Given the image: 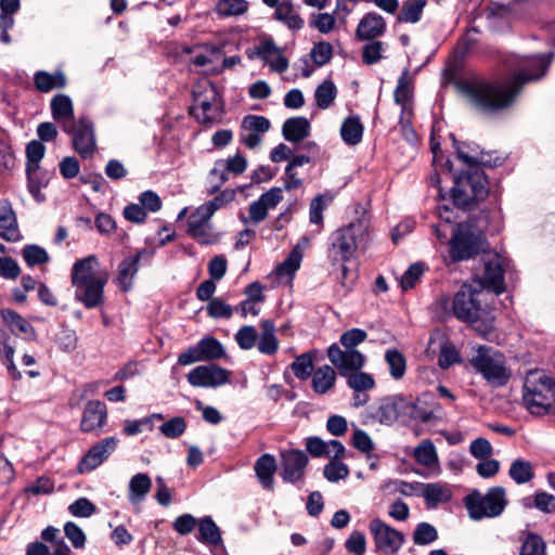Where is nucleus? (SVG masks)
I'll return each mask as SVG.
<instances>
[{
	"label": "nucleus",
	"mask_w": 555,
	"mask_h": 555,
	"mask_svg": "<svg viewBox=\"0 0 555 555\" xmlns=\"http://www.w3.org/2000/svg\"><path fill=\"white\" fill-rule=\"evenodd\" d=\"M246 55L249 60L260 59L270 66L271 70L279 74L288 68V60L283 55L282 49L270 37L260 39L258 44L247 49Z\"/></svg>",
	"instance_id": "obj_13"
},
{
	"label": "nucleus",
	"mask_w": 555,
	"mask_h": 555,
	"mask_svg": "<svg viewBox=\"0 0 555 555\" xmlns=\"http://www.w3.org/2000/svg\"><path fill=\"white\" fill-rule=\"evenodd\" d=\"M257 331L251 325L242 326L235 334V340L241 349L250 350L257 343Z\"/></svg>",
	"instance_id": "obj_58"
},
{
	"label": "nucleus",
	"mask_w": 555,
	"mask_h": 555,
	"mask_svg": "<svg viewBox=\"0 0 555 555\" xmlns=\"http://www.w3.org/2000/svg\"><path fill=\"white\" fill-rule=\"evenodd\" d=\"M230 372L216 364L198 365L188 374V382L194 387H218L229 382Z\"/></svg>",
	"instance_id": "obj_16"
},
{
	"label": "nucleus",
	"mask_w": 555,
	"mask_h": 555,
	"mask_svg": "<svg viewBox=\"0 0 555 555\" xmlns=\"http://www.w3.org/2000/svg\"><path fill=\"white\" fill-rule=\"evenodd\" d=\"M152 488V480L145 473L133 475L128 486V500L131 504H141Z\"/></svg>",
	"instance_id": "obj_31"
},
{
	"label": "nucleus",
	"mask_w": 555,
	"mask_h": 555,
	"mask_svg": "<svg viewBox=\"0 0 555 555\" xmlns=\"http://www.w3.org/2000/svg\"><path fill=\"white\" fill-rule=\"evenodd\" d=\"M481 292L464 284L453 296L452 312L456 319L468 322L482 336L493 327L494 317L487 306L481 305Z\"/></svg>",
	"instance_id": "obj_3"
},
{
	"label": "nucleus",
	"mask_w": 555,
	"mask_h": 555,
	"mask_svg": "<svg viewBox=\"0 0 555 555\" xmlns=\"http://www.w3.org/2000/svg\"><path fill=\"white\" fill-rule=\"evenodd\" d=\"M413 454H414L416 462L423 466L433 467L436 464H438V454H437L435 444L429 439L423 440L414 449Z\"/></svg>",
	"instance_id": "obj_45"
},
{
	"label": "nucleus",
	"mask_w": 555,
	"mask_h": 555,
	"mask_svg": "<svg viewBox=\"0 0 555 555\" xmlns=\"http://www.w3.org/2000/svg\"><path fill=\"white\" fill-rule=\"evenodd\" d=\"M366 337L367 334L365 331L361 328H351L341 334L339 343L347 350H357L356 347L362 344L366 339Z\"/></svg>",
	"instance_id": "obj_60"
},
{
	"label": "nucleus",
	"mask_w": 555,
	"mask_h": 555,
	"mask_svg": "<svg viewBox=\"0 0 555 555\" xmlns=\"http://www.w3.org/2000/svg\"><path fill=\"white\" fill-rule=\"evenodd\" d=\"M453 144L456 150V155L460 160L469 167L470 170L478 168V165L492 166L490 159L485 158V153L479 150V146L475 143H459L452 135ZM501 163V159H496L493 165L496 166Z\"/></svg>",
	"instance_id": "obj_27"
},
{
	"label": "nucleus",
	"mask_w": 555,
	"mask_h": 555,
	"mask_svg": "<svg viewBox=\"0 0 555 555\" xmlns=\"http://www.w3.org/2000/svg\"><path fill=\"white\" fill-rule=\"evenodd\" d=\"M51 112L54 120L62 125V129H64L65 122L76 121L74 120L73 102L70 98L66 94H56L51 100Z\"/></svg>",
	"instance_id": "obj_32"
},
{
	"label": "nucleus",
	"mask_w": 555,
	"mask_h": 555,
	"mask_svg": "<svg viewBox=\"0 0 555 555\" xmlns=\"http://www.w3.org/2000/svg\"><path fill=\"white\" fill-rule=\"evenodd\" d=\"M311 59L318 66H323L328 63L333 55V47L330 42L321 41L311 50Z\"/></svg>",
	"instance_id": "obj_62"
},
{
	"label": "nucleus",
	"mask_w": 555,
	"mask_h": 555,
	"mask_svg": "<svg viewBox=\"0 0 555 555\" xmlns=\"http://www.w3.org/2000/svg\"><path fill=\"white\" fill-rule=\"evenodd\" d=\"M107 421V408L103 401L90 400L82 410L80 429L83 433H100Z\"/></svg>",
	"instance_id": "obj_23"
},
{
	"label": "nucleus",
	"mask_w": 555,
	"mask_h": 555,
	"mask_svg": "<svg viewBox=\"0 0 555 555\" xmlns=\"http://www.w3.org/2000/svg\"><path fill=\"white\" fill-rule=\"evenodd\" d=\"M427 0H406L403 2L401 11L398 15L400 23H417L423 15Z\"/></svg>",
	"instance_id": "obj_41"
},
{
	"label": "nucleus",
	"mask_w": 555,
	"mask_h": 555,
	"mask_svg": "<svg viewBox=\"0 0 555 555\" xmlns=\"http://www.w3.org/2000/svg\"><path fill=\"white\" fill-rule=\"evenodd\" d=\"M276 472L275 457L269 453H264L259 456L255 463L256 476L262 486L267 490H272L274 487V474Z\"/></svg>",
	"instance_id": "obj_29"
},
{
	"label": "nucleus",
	"mask_w": 555,
	"mask_h": 555,
	"mask_svg": "<svg viewBox=\"0 0 555 555\" xmlns=\"http://www.w3.org/2000/svg\"><path fill=\"white\" fill-rule=\"evenodd\" d=\"M186 429V422L181 416H176L159 426V431L167 438H179Z\"/></svg>",
	"instance_id": "obj_53"
},
{
	"label": "nucleus",
	"mask_w": 555,
	"mask_h": 555,
	"mask_svg": "<svg viewBox=\"0 0 555 555\" xmlns=\"http://www.w3.org/2000/svg\"><path fill=\"white\" fill-rule=\"evenodd\" d=\"M337 94L335 85L330 81H323L315 90L314 98L319 108L326 109L334 102Z\"/></svg>",
	"instance_id": "obj_49"
},
{
	"label": "nucleus",
	"mask_w": 555,
	"mask_h": 555,
	"mask_svg": "<svg viewBox=\"0 0 555 555\" xmlns=\"http://www.w3.org/2000/svg\"><path fill=\"white\" fill-rule=\"evenodd\" d=\"M508 476L517 483L524 485L534 477L533 466L529 461L516 459L508 469Z\"/></svg>",
	"instance_id": "obj_42"
},
{
	"label": "nucleus",
	"mask_w": 555,
	"mask_h": 555,
	"mask_svg": "<svg viewBox=\"0 0 555 555\" xmlns=\"http://www.w3.org/2000/svg\"><path fill=\"white\" fill-rule=\"evenodd\" d=\"M206 311L212 319H230L233 315V308L227 305L220 297L212 298L208 302Z\"/></svg>",
	"instance_id": "obj_59"
},
{
	"label": "nucleus",
	"mask_w": 555,
	"mask_h": 555,
	"mask_svg": "<svg viewBox=\"0 0 555 555\" xmlns=\"http://www.w3.org/2000/svg\"><path fill=\"white\" fill-rule=\"evenodd\" d=\"M345 377L347 378V385L354 392H365L366 390L373 389L375 386L373 376L369 373L362 372L361 370L354 371Z\"/></svg>",
	"instance_id": "obj_48"
},
{
	"label": "nucleus",
	"mask_w": 555,
	"mask_h": 555,
	"mask_svg": "<svg viewBox=\"0 0 555 555\" xmlns=\"http://www.w3.org/2000/svg\"><path fill=\"white\" fill-rule=\"evenodd\" d=\"M22 255L29 267L47 263L50 259L47 250L38 245H26Z\"/></svg>",
	"instance_id": "obj_51"
},
{
	"label": "nucleus",
	"mask_w": 555,
	"mask_h": 555,
	"mask_svg": "<svg viewBox=\"0 0 555 555\" xmlns=\"http://www.w3.org/2000/svg\"><path fill=\"white\" fill-rule=\"evenodd\" d=\"M0 237L8 242L21 240L16 215L9 199H0Z\"/></svg>",
	"instance_id": "obj_25"
},
{
	"label": "nucleus",
	"mask_w": 555,
	"mask_h": 555,
	"mask_svg": "<svg viewBox=\"0 0 555 555\" xmlns=\"http://www.w3.org/2000/svg\"><path fill=\"white\" fill-rule=\"evenodd\" d=\"M55 343L64 352H72L77 347V335L74 330L63 327L55 336Z\"/></svg>",
	"instance_id": "obj_61"
},
{
	"label": "nucleus",
	"mask_w": 555,
	"mask_h": 555,
	"mask_svg": "<svg viewBox=\"0 0 555 555\" xmlns=\"http://www.w3.org/2000/svg\"><path fill=\"white\" fill-rule=\"evenodd\" d=\"M269 129L270 121L267 117L247 115L242 121L241 142L248 149H255L261 143L262 135L269 131Z\"/></svg>",
	"instance_id": "obj_21"
},
{
	"label": "nucleus",
	"mask_w": 555,
	"mask_h": 555,
	"mask_svg": "<svg viewBox=\"0 0 555 555\" xmlns=\"http://www.w3.org/2000/svg\"><path fill=\"white\" fill-rule=\"evenodd\" d=\"M212 215L203 206H198L189 217L188 233L201 244L209 243L210 219Z\"/></svg>",
	"instance_id": "obj_24"
},
{
	"label": "nucleus",
	"mask_w": 555,
	"mask_h": 555,
	"mask_svg": "<svg viewBox=\"0 0 555 555\" xmlns=\"http://www.w3.org/2000/svg\"><path fill=\"white\" fill-rule=\"evenodd\" d=\"M483 274L478 279L480 288L493 291L495 294H501L505 289L504 285V268L503 259L500 255L494 254L488 256L483 260Z\"/></svg>",
	"instance_id": "obj_18"
},
{
	"label": "nucleus",
	"mask_w": 555,
	"mask_h": 555,
	"mask_svg": "<svg viewBox=\"0 0 555 555\" xmlns=\"http://www.w3.org/2000/svg\"><path fill=\"white\" fill-rule=\"evenodd\" d=\"M42 542H31L25 555H72L70 547L61 537L59 528L48 526L41 531Z\"/></svg>",
	"instance_id": "obj_12"
},
{
	"label": "nucleus",
	"mask_w": 555,
	"mask_h": 555,
	"mask_svg": "<svg viewBox=\"0 0 555 555\" xmlns=\"http://www.w3.org/2000/svg\"><path fill=\"white\" fill-rule=\"evenodd\" d=\"M198 349L204 361L221 359L225 356V349L222 344L212 336H206L197 343Z\"/></svg>",
	"instance_id": "obj_43"
},
{
	"label": "nucleus",
	"mask_w": 555,
	"mask_h": 555,
	"mask_svg": "<svg viewBox=\"0 0 555 555\" xmlns=\"http://www.w3.org/2000/svg\"><path fill=\"white\" fill-rule=\"evenodd\" d=\"M274 16L278 21L285 24L289 29L298 30L304 27V20L294 10L289 0H283L275 9Z\"/></svg>",
	"instance_id": "obj_35"
},
{
	"label": "nucleus",
	"mask_w": 555,
	"mask_h": 555,
	"mask_svg": "<svg viewBox=\"0 0 555 555\" xmlns=\"http://www.w3.org/2000/svg\"><path fill=\"white\" fill-rule=\"evenodd\" d=\"M311 158L307 155L294 156L285 168L286 180L284 188L287 191L295 190L301 186L302 181L297 177L296 168L309 164Z\"/></svg>",
	"instance_id": "obj_40"
},
{
	"label": "nucleus",
	"mask_w": 555,
	"mask_h": 555,
	"mask_svg": "<svg viewBox=\"0 0 555 555\" xmlns=\"http://www.w3.org/2000/svg\"><path fill=\"white\" fill-rule=\"evenodd\" d=\"M544 540L534 533H529L520 547V555H545Z\"/></svg>",
	"instance_id": "obj_52"
},
{
	"label": "nucleus",
	"mask_w": 555,
	"mask_h": 555,
	"mask_svg": "<svg viewBox=\"0 0 555 555\" xmlns=\"http://www.w3.org/2000/svg\"><path fill=\"white\" fill-rule=\"evenodd\" d=\"M469 363L492 387L505 386L512 376L504 354L490 346H479Z\"/></svg>",
	"instance_id": "obj_6"
},
{
	"label": "nucleus",
	"mask_w": 555,
	"mask_h": 555,
	"mask_svg": "<svg viewBox=\"0 0 555 555\" xmlns=\"http://www.w3.org/2000/svg\"><path fill=\"white\" fill-rule=\"evenodd\" d=\"M118 439L107 437L93 446L78 464V472L83 474L99 467L117 448Z\"/></svg>",
	"instance_id": "obj_19"
},
{
	"label": "nucleus",
	"mask_w": 555,
	"mask_h": 555,
	"mask_svg": "<svg viewBox=\"0 0 555 555\" xmlns=\"http://www.w3.org/2000/svg\"><path fill=\"white\" fill-rule=\"evenodd\" d=\"M522 505L527 508L535 507L543 513L552 514L555 513V495L544 491H538L533 495L532 501L531 498H525Z\"/></svg>",
	"instance_id": "obj_46"
},
{
	"label": "nucleus",
	"mask_w": 555,
	"mask_h": 555,
	"mask_svg": "<svg viewBox=\"0 0 555 555\" xmlns=\"http://www.w3.org/2000/svg\"><path fill=\"white\" fill-rule=\"evenodd\" d=\"M95 256L90 255L76 261L72 269V285L75 288V299L87 309L101 306L104 301V286L108 275L99 271Z\"/></svg>",
	"instance_id": "obj_2"
},
{
	"label": "nucleus",
	"mask_w": 555,
	"mask_h": 555,
	"mask_svg": "<svg viewBox=\"0 0 555 555\" xmlns=\"http://www.w3.org/2000/svg\"><path fill=\"white\" fill-rule=\"evenodd\" d=\"M249 4L246 0H218L215 12L221 17L240 16L247 12Z\"/></svg>",
	"instance_id": "obj_44"
},
{
	"label": "nucleus",
	"mask_w": 555,
	"mask_h": 555,
	"mask_svg": "<svg viewBox=\"0 0 555 555\" xmlns=\"http://www.w3.org/2000/svg\"><path fill=\"white\" fill-rule=\"evenodd\" d=\"M64 534L76 550H81L86 546L87 535L83 530L74 521H67L64 525Z\"/></svg>",
	"instance_id": "obj_54"
},
{
	"label": "nucleus",
	"mask_w": 555,
	"mask_h": 555,
	"mask_svg": "<svg viewBox=\"0 0 555 555\" xmlns=\"http://www.w3.org/2000/svg\"><path fill=\"white\" fill-rule=\"evenodd\" d=\"M386 31L385 18L376 12L366 13L359 22L356 36L359 40H374Z\"/></svg>",
	"instance_id": "obj_26"
},
{
	"label": "nucleus",
	"mask_w": 555,
	"mask_h": 555,
	"mask_svg": "<svg viewBox=\"0 0 555 555\" xmlns=\"http://www.w3.org/2000/svg\"><path fill=\"white\" fill-rule=\"evenodd\" d=\"M411 88L409 79V69L405 68L398 79V85L395 90V102L399 105L406 106V102L411 98Z\"/></svg>",
	"instance_id": "obj_57"
},
{
	"label": "nucleus",
	"mask_w": 555,
	"mask_h": 555,
	"mask_svg": "<svg viewBox=\"0 0 555 555\" xmlns=\"http://www.w3.org/2000/svg\"><path fill=\"white\" fill-rule=\"evenodd\" d=\"M485 249L482 232L472 223H459L452 228L450 257L454 262L470 259Z\"/></svg>",
	"instance_id": "obj_9"
},
{
	"label": "nucleus",
	"mask_w": 555,
	"mask_h": 555,
	"mask_svg": "<svg viewBox=\"0 0 555 555\" xmlns=\"http://www.w3.org/2000/svg\"><path fill=\"white\" fill-rule=\"evenodd\" d=\"M282 134L288 142H300L310 134V122L306 117H291L284 121Z\"/></svg>",
	"instance_id": "obj_30"
},
{
	"label": "nucleus",
	"mask_w": 555,
	"mask_h": 555,
	"mask_svg": "<svg viewBox=\"0 0 555 555\" xmlns=\"http://www.w3.org/2000/svg\"><path fill=\"white\" fill-rule=\"evenodd\" d=\"M348 475V466L345 463L338 461H331L324 467V477L331 482H336L341 479H345Z\"/></svg>",
	"instance_id": "obj_64"
},
{
	"label": "nucleus",
	"mask_w": 555,
	"mask_h": 555,
	"mask_svg": "<svg viewBox=\"0 0 555 555\" xmlns=\"http://www.w3.org/2000/svg\"><path fill=\"white\" fill-rule=\"evenodd\" d=\"M363 125L359 116H348L344 119L340 127V135L343 141L348 145H357L363 137Z\"/></svg>",
	"instance_id": "obj_34"
},
{
	"label": "nucleus",
	"mask_w": 555,
	"mask_h": 555,
	"mask_svg": "<svg viewBox=\"0 0 555 555\" xmlns=\"http://www.w3.org/2000/svg\"><path fill=\"white\" fill-rule=\"evenodd\" d=\"M367 225L362 220L350 222L330 236L328 258L333 264L339 263L343 279L347 275L345 262L349 261L357 248L366 240Z\"/></svg>",
	"instance_id": "obj_5"
},
{
	"label": "nucleus",
	"mask_w": 555,
	"mask_h": 555,
	"mask_svg": "<svg viewBox=\"0 0 555 555\" xmlns=\"http://www.w3.org/2000/svg\"><path fill=\"white\" fill-rule=\"evenodd\" d=\"M437 539V529L428 522H420L413 532V542L416 545H428Z\"/></svg>",
	"instance_id": "obj_50"
},
{
	"label": "nucleus",
	"mask_w": 555,
	"mask_h": 555,
	"mask_svg": "<svg viewBox=\"0 0 555 555\" xmlns=\"http://www.w3.org/2000/svg\"><path fill=\"white\" fill-rule=\"evenodd\" d=\"M46 147L41 141L33 140L26 146V173L28 179V191L38 202L43 201L41 189L43 182L37 181L39 163L44 155Z\"/></svg>",
	"instance_id": "obj_14"
},
{
	"label": "nucleus",
	"mask_w": 555,
	"mask_h": 555,
	"mask_svg": "<svg viewBox=\"0 0 555 555\" xmlns=\"http://www.w3.org/2000/svg\"><path fill=\"white\" fill-rule=\"evenodd\" d=\"M192 95L194 100L192 111L197 121L205 126L217 122L222 113V105L216 86L211 82L201 85L193 90Z\"/></svg>",
	"instance_id": "obj_10"
},
{
	"label": "nucleus",
	"mask_w": 555,
	"mask_h": 555,
	"mask_svg": "<svg viewBox=\"0 0 555 555\" xmlns=\"http://www.w3.org/2000/svg\"><path fill=\"white\" fill-rule=\"evenodd\" d=\"M522 404L534 415L555 411V380L542 370L527 373L522 385Z\"/></svg>",
	"instance_id": "obj_4"
},
{
	"label": "nucleus",
	"mask_w": 555,
	"mask_h": 555,
	"mask_svg": "<svg viewBox=\"0 0 555 555\" xmlns=\"http://www.w3.org/2000/svg\"><path fill=\"white\" fill-rule=\"evenodd\" d=\"M327 358L343 377L348 376L354 371H360L365 363V358L360 351L351 349L343 350L336 344L328 347Z\"/></svg>",
	"instance_id": "obj_15"
},
{
	"label": "nucleus",
	"mask_w": 555,
	"mask_h": 555,
	"mask_svg": "<svg viewBox=\"0 0 555 555\" xmlns=\"http://www.w3.org/2000/svg\"><path fill=\"white\" fill-rule=\"evenodd\" d=\"M292 371L299 379H307L313 371V361L309 353L298 356L292 363Z\"/></svg>",
	"instance_id": "obj_55"
},
{
	"label": "nucleus",
	"mask_w": 555,
	"mask_h": 555,
	"mask_svg": "<svg viewBox=\"0 0 555 555\" xmlns=\"http://www.w3.org/2000/svg\"><path fill=\"white\" fill-rule=\"evenodd\" d=\"M464 501L473 520L498 517L507 505L506 491L501 486L490 488L485 494L473 491Z\"/></svg>",
	"instance_id": "obj_8"
},
{
	"label": "nucleus",
	"mask_w": 555,
	"mask_h": 555,
	"mask_svg": "<svg viewBox=\"0 0 555 555\" xmlns=\"http://www.w3.org/2000/svg\"><path fill=\"white\" fill-rule=\"evenodd\" d=\"M336 372L330 365L318 367L312 376V388L317 393H326L335 384Z\"/></svg>",
	"instance_id": "obj_37"
},
{
	"label": "nucleus",
	"mask_w": 555,
	"mask_h": 555,
	"mask_svg": "<svg viewBox=\"0 0 555 555\" xmlns=\"http://www.w3.org/2000/svg\"><path fill=\"white\" fill-rule=\"evenodd\" d=\"M261 334L257 341V348L260 353L272 356L279 349V341L275 336L274 323L270 320H262L260 322Z\"/></svg>",
	"instance_id": "obj_33"
},
{
	"label": "nucleus",
	"mask_w": 555,
	"mask_h": 555,
	"mask_svg": "<svg viewBox=\"0 0 555 555\" xmlns=\"http://www.w3.org/2000/svg\"><path fill=\"white\" fill-rule=\"evenodd\" d=\"M308 456L300 450H285L281 453V476L286 482H296L304 477Z\"/></svg>",
	"instance_id": "obj_22"
},
{
	"label": "nucleus",
	"mask_w": 555,
	"mask_h": 555,
	"mask_svg": "<svg viewBox=\"0 0 555 555\" xmlns=\"http://www.w3.org/2000/svg\"><path fill=\"white\" fill-rule=\"evenodd\" d=\"M64 132L72 135L75 151L82 157L89 158L95 151V138L91 121L81 117L75 122H65Z\"/></svg>",
	"instance_id": "obj_11"
},
{
	"label": "nucleus",
	"mask_w": 555,
	"mask_h": 555,
	"mask_svg": "<svg viewBox=\"0 0 555 555\" xmlns=\"http://www.w3.org/2000/svg\"><path fill=\"white\" fill-rule=\"evenodd\" d=\"M369 528L374 537L376 547L385 553H396L404 542L403 533L386 525L380 519H373Z\"/></svg>",
	"instance_id": "obj_17"
},
{
	"label": "nucleus",
	"mask_w": 555,
	"mask_h": 555,
	"mask_svg": "<svg viewBox=\"0 0 555 555\" xmlns=\"http://www.w3.org/2000/svg\"><path fill=\"white\" fill-rule=\"evenodd\" d=\"M235 196L236 191L234 189H225L211 201L204 203L203 206L214 216L218 209L232 203L235 199Z\"/></svg>",
	"instance_id": "obj_56"
},
{
	"label": "nucleus",
	"mask_w": 555,
	"mask_h": 555,
	"mask_svg": "<svg viewBox=\"0 0 555 555\" xmlns=\"http://www.w3.org/2000/svg\"><path fill=\"white\" fill-rule=\"evenodd\" d=\"M554 54H539L524 57L518 66V73L504 82H491L474 78L459 83V89L469 104L479 112L494 113L509 107L522 86L540 79L546 72Z\"/></svg>",
	"instance_id": "obj_1"
},
{
	"label": "nucleus",
	"mask_w": 555,
	"mask_h": 555,
	"mask_svg": "<svg viewBox=\"0 0 555 555\" xmlns=\"http://www.w3.org/2000/svg\"><path fill=\"white\" fill-rule=\"evenodd\" d=\"M198 535L197 540L204 544L208 545H219L222 541L221 532L211 517L206 516L202 518L198 522Z\"/></svg>",
	"instance_id": "obj_38"
},
{
	"label": "nucleus",
	"mask_w": 555,
	"mask_h": 555,
	"mask_svg": "<svg viewBox=\"0 0 555 555\" xmlns=\"http://www.w3.org/2000/svg\"><path fill=\"white\" fill-rule=\"evenodd\" d=\"M385 362L388 365L390 376L399 380L403 378L406 372V360L398 349H387L385 351Z\"/></svg>",
	"instance_id": "obj_39"
},
{
	"label": "nucleus",
	"mask_w": 555,
	"mask_h": 555,
	"mask_svg": "<svg viewBox=\"0 0 555 555\" xmlns=\"http://www.w3.org/2000/svg\"><path fill=\"white\" fill-rule=\"evenodd\" d=\"M406 409H412L410 400L401 396L387 397L382 400L376 416L385 425L396 421L406 422Z\"/></svg>",
	"instance_id": "obj_20"
},
{
	"label": "nucleus",
	"mask_w": 555,
	"mask_h": 555,
	"mask_svg": "<svg viewBox=\"0 0 555 555\" xmlns=\"http://www.w3.org/2000/svg\"><path fill=\"white\" fill-rule=\"evenodd\" d=\"M423 496L429 506H436L438 503L447 502L451 498L450 490L439 483L424 485Z\"/></svg>",
	"instance_id": "obj_47"
},
{
	"label": "nucleus",
	"mask_w": 555,
	"mask_h": 555,
	"mask_svg": "<svg viewBox=\"0 0 555 555\" xmlns=\"http://www.w3.org/2000/svg\"><path fill=\"white\" fill-rule=\"evenodd\" d=\"M453 203L461 208L483 201L489 194L488 181L480 168L464 170L454 178L451 190Z\"/></svg>",
	"instance_id": "obj_7"
},
{
	"label": "nucleus",
	"mask_w": 555,
	"mask_h": 555,
	"mask_svg": "<svg viewBox=\"0 0 555 555\" xmlns=\"http://www.w3.org/2000/svg\"><path fill=\"white\" fill-rule=\"evenodd\" d=\"M141 259V253L130 255L126 257L118 268L117 285L124 291L128 292L133 284V279L139 270V262Z\"/></svg>",
	"instance_id": "obj_28"
},
{
	"label": "nucleus",
	"mask_w": 555,
	"mask_h": 555,
	"mask_svg": "<svg viewBox=\"0 0 555 555\" xmlns=\"http://www.w3.org/2000/svg\"><path fill=\"white\" fill-rule=\"evenodd\" d=\"M95 509V505L87 498H79L68 506V511L73 516L82 518L92 516Z\"/></svg>",
	"instance_id": "obj_63"
},
{
	"label": "nucleus",
	"mask_w": 555,
	"mask_h": 555,
	"mask_svg": "<svg viewBox=\"0 0 555 555\" xmlns=\"http://www.w3.org/2000/svg\"><path fill=\"white\" fill-rule=\"evenodd\" d=\"M36 88L41 92H50L53 89H62L66 86V77L62 72L53 74L48 72H37L34 77Z\"/></svg>",
	"instance_id": "obj_36"
}]
</instances>
